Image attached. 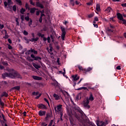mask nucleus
<instances>
[{
	"label": "nucleus",
	"instance_id": "40",
	"mask_svg": "<svg viewBox=\"0 0 126 126\" xmlns=\"http://www.w3.org/2000/svg\"><path fill=\"white\" fill-rule=\"evenodd\" d=\"M23 33L25 36H27V35H28V32H27V31H26V30H24Z\"/></svg>",
	"mask_w": 126,
	"mask_h": 126
},
{
	"label": "nucleus",
	"instance_id": "55",
	"mask_svg": "<svg viewBox=\"0 0 126 126\" xmlns=\"http://www.w3.org/2000/svg\"><path fill=\"white\" fill-rule=\"evenodd\" d=\"M54 123V120H51V121H50V123H49V125H50V126H53V123Z\"/></svg>",
	"mask_w": 126,
	"mask_h": 126
},
{
	"label": "nucleus",
	"instance_id": "20",
	"mask_svg": "<svg viewBox=\"0 0 126 126\" xmlns=\"http://www.w3.org/2000/svg\"><path fill=\"white\" fill-rule=\"evenodd\" d=\"M75 4V2L74 1V0H70L69 1V5L70 6H74V5Z\"/></svg>",
	"mask_w": 126,
	"mask_h": 126
},
{
	"label": "nucleus",
	"instance_id": "23",
	"mask_svg": "<svg viewBox=\"0 0 126 126\" xmlns=\"http://www.w3.org/2000/svg\"><path fill=\"white\" fill-rule=\"evenodd\" d=\"M82 90H87L88 91H89V90H88V89H87V88L84 87H81V88H79L77 89V90H78V91Z\"/></svg>",
	"mask_w": 126,
	"mask_h": 126
},
{
	"label": "nucleus",
	"instance_id": "3",
	"mask_svg": "<svg viewBox=\"0 0 126 126\" xmlns=\"http://www.w3.org/2000/svg\"><path fill=\"white\" fill-rule=\"evenodd\" d=\"M78 68L79 70H82L84 73H86L87 72H89V71H91L93 69V67H89L87 69L83 68L82 66L78 65Z\"/></svg>",
	"mask_w": 126,
	"mask_h": 126
},
{
	"label": "nucleus",
	"instance_id": "33",
	"mask_svg": "<svg viewBox=\"0 0 126 126\" xmlns=\"http://www.w3.org/2000/svg\"><path fill=\"white\" fill-rule=\"evenodd\" d=\"M25 7L26 9H28L29 10H30V7H29V4H28V3H26Z\"/></svg>",
	"mask_w": 126,
	"mask_h": 126
},
{
	"label": "nucleus",
	"instance_id": "28",
	"mask_svg": "<svg viewBox=\"0 0 126 126\" xmlns=\"http://www.w3.org/2000/svg\"><path fill=\"white\" fill-rule=\"evenodd\" d=\"M39 93H40L39 92H33L32 93V95L33 96H37V95H39Z\"/></svg>",
	"mask_w": 126,
	"mask_h": 126
},
{
	"label": "nucleus",
	"instance_id": "41",
	"mask_svg": "<svg viewBox=\"0 0 126 126\" xmlns=\"http://www.w3.org/2000/svg\"><path fill=\"white\" fill-rule=\"evenodd\" d=\"M44 100L45 101V102H46V103H47L49 106H50V103L49 102V100H48V99H47L46 98H44Z\"/></svg>",
	"mask_w": 126,
	"mask_h": 126
},
{
	"label": "nucleus",
	"instance_id": "37",
	"mask_svg": "<svg viewBox=\"0 0 126 126\" xmlns=\"http://www.w3.org/2000/svg\"><path fill=\"white\" fill-rule=\"evenodd\" d=\"M32 22H33V21H32V19H30V22H29V26L30 27H31V25L32 24Z\"/></svg>",
	"mask_w": 126,
	"mask_h": 126
},
{
	"label": "nucleus",
	"instance_id": "8",
	"mask_svg": "<svg viewBox=\"0 0 126 126\" xmlns=\"http://www.w3.org/2000/svg\"><path fill=\"white\" fill-rule=\"evenodd\" d=\"M37 107L38 109H40L41 110H47L48 107L47 106L43 104V103L38 104L37 105Z\"/></svg>",
	"mask_w": 126,
	"mask_h": 126
},
{
	"label": "nucleus",
	"instance_id": "34",
	"mask_svg": "<svg viewBox=\"0 0 126 126\" xmlns=\"http://www.w3.org/2000/svg\"><path fill=\"white\" fill-rule=\"evenodd\" d=\"M32 53H33L34 55H38V51L35 50V49L32 50Z\"/></svg>",
	"mask_w": 126,
	"mask_h": 126
},
{
	"label": "nucleus",
	"instance_id": "42",
	"mask_svg": "<svg viewBox=\"0 0 126 126\" xmlns=\"http://www.w3.org/2000/svg\"><path fill=\"white\" fill-rule=\"evenodd\" d=\"M3 39H8L9 35L8 34H5V36L3 37Z\"/></svg>",
	"mask_w": 126,
	"mask_h": 126
},
{
	"label": "nucleus",
	"instance_id": "7",
	"mask_svg": "<svg viewBox=\"0 0 126 126\" xmlns=\"http://www.w3.org/2000/svg\"><path fill=\"white\" fill-rule=\"evenodd\" d=\"M109 124V121L106 120L105 122H97L96 125L97 126H107Z\"/></svg>",
	"mask_w": 126,
	"mask_h": 126
},
{
	"label": "nucleus",
	"instance_id": "12",
	"mask_svg": "<svg viewBox=\"0 0 126 126\" xmlns=\"http://www.w3.org/2000/svg\"><path fill=\"white\" fill-rule=\"evenodd\" d=\"M2 97H8V94L6 92H3L0 95V98L1 99Z\"/></svg>",
	"mask_w": 126,
	"mask_h": 126
},
{
	"label": "nucleus",
	"instance_id": "49",
	"mask_svg": "<svg viewBox=\"0 0 126 126\" xmlns=\"http://www.w3.org/2000/svg\"><path fill=\"white\" fill-rule=\"evenodd\" d=\"M16 25L19 26V22L18 21V19H16Z\"/></svg>",
	"mask_w": 126,
	"mask_h": 126
},
{
	"label": "nucleus",
	"instance_id": "16",
	"mask_svg": "<svg viewBox=\"0 0 126 126\" xmlns=\"http://www.w3.org/2000/svg\"><path fill=\"white\" fill-rule=\"evenodd\" d=\"M32 65L34 66V67H35V68H36V69L39 70V68H41V65H38L35 63H33Z\"/></svg>",
	"mask_w": 126,
	"mask_h": 126
},
{
	"label": "nucleus",
	"instance_id": "51",
	"mask_svg": "<svg viewBox=\"0 0 126 126\" xmlns=\"http://www.w3.org/2000/svg\"><path fill=\"white\" fill-rule=\"evenodd\" d=\"M13 11H16V5H14L13 6Z\"/></svg>",
	"mask_w": 126,
	"mask_h": 126
},
{
	"label": "nucleus",
	"instance_id": "52",
	"mask_svg": "<svg viewBox=\"0 0 126 126\" xmlns=\"http://www.w3.org/2000/svg\"><path fill=\"white\" fill-rule=\"evenodd\" d=\"M39 40V37L33 38V42H37Z\"/></svg>",
	"mask_w": 126,
	"mask_h": 126
},
{
	"label": "nucleus",
	"instance_id": "38",
	"mask_svg": "<svg viewBox=\"0 0 126 126\" xmlns=\"http://www.w3.org/2000/svg\"><path fill=\"white\" fill-rule=\"evenodd\" d=\"M25 20H26V21H29V20H30V18L29 17V16H27L25 17Z\"/></svg>",
	"mask_w": 126,
	"mask_h": 126
},
{
	"label": "nucleus",
	"instance_id": "10",
	"mask_svg": "<svg viewBox=\"0 0 126 126\" xmlns=\"http://www.w3.org/2000/svg\"><path fill=\"white\" fill-rule=\"evenodd\" d=\"M46 111L40 110L38 112V115L40 117H43L44 116H46Z\"/></svg>",
	"mask_w": 126,
	"mask_h": 126
},
{
	"label": "nucleus",
	"instance_id": "63",
	"mask_svg": "<svg viewBox=\"0 0 126 126\" xmlns=\"http://www.w3.org/2000/svg\"><path fill=\"white\" fill-rule=\"evenodd\" d=\"M63 70L64 72H63V76H64V75L65 74V68H64L63 69Z\"/></svg>",
	"mask_w": 126,
	"mask_h": 126
},
{
	"label": "nucleus",
	"instance_id": "46",
	"mask_svg": "<svg viewBox=\"0 0 126 126\" xmlns=\"http://www.w3.org/2000/svg\"><path fill=\"white\" fill-rule=\"evenodd\" d=\"M7 2L8 5H10V4H12V2L11 1V0H7Z\"/></svg>",
	"mask_w": 126,
	"mask_h": 126
},
{
	"label": "nucleus",
	"instance_id": "17",
	"mask_svg": "<svg viewBox=\"0 0 126 126\" xmlns=\"http://www.w3.org/2000/svg\"><path fill=\"white\" fill-rule=\"evenodd\" d=\"M13 90H17L18 91H19V90H20V86H17L12 88L11 91H13Z\"/></svg>",
	"mask_w": 126,
	"mask_h": 126
},
{
	"label": "nucleus",
	"instance_id": "45",
	"mask_svg": "<svg viewBox=\"0 0 126 126\" xmlns=\"http://www.w3.org/2000/svg\"><path fill=\"white\" fill-rule=\"evenodd\" d=\"M41 126H48V124H46L45 122H42L41 124Z\"/></svg>",
	"mask_w": 126,
	"mask_h": 126
},
{
	"label": "nucleus",
	"instance_id": "56",
	"mask_svg": "<svg viewBox=\"0 0 126 126\" xmlns=\"http://www.w3.org/2000/svg\"><path fill=\"white\" fill-rule=\"evenodd\" d=\"M8 4V3L7 2H6V1L4 2V5L5 7H6V6H7Z\"/></svg>",
	"mask_w": 126,
	"mask_h": 126
},
{
	"label": "nucleus",
	"instance_id": "62",
	"mask_svg": "<svg viewBox=\"0 0 126 126\" xmlns=\"http://www.w3.org/2000/svg\"><path fill=\"white\" fill-rule=\"evenodd\" d=\"M4 27V26L3 25H0V29H3V28Z\"/></svg>",
	"mask_w": 126,
	"mask_h": 126
},
{
	"label": "nucleus",
	"instance_id": "48",
	"mask_svg": "<svg viewBox=\"0 0 126 126\" xmlns=\"http://www.w3.org/2000/svg\"><path fill=\"white\" fill-rule=\"evenodd\" d=\"M30 2L32 5H35V3L33 2V0H30Z\"/></svg>",
	"mask_w": 126,
	"mask_h": 126
},
{
	"label": "nucleus",
	"instance_id": "30",
	"mask_svg": "<svg viewBox=\"0 0 126 126\" xmlns=\"http://www.w3.org/2000/svg\"><path fill=\"white\" fill-rule=\"evenodd\" d=\"M25 11H26V10L24 8H22L20 10V13H21V14H24V12H25Z\"/></svg>",
	"mask_w": 126,
	"mask_h": 126
},
{
	"label": "nucleus",
	"instance_id": "14",
	"mask_svg": "<svg viewBox=\"0 0 126 126\" xmlns=\"http://www.w3.org/2000/svg\"><path fill=\"white\" fill-rule=\"evenodd\" d=\"M53 97L55 98V100H60V99H61V98H62V96H60V95L54 94H53Z\"/></svg>",
	"mask_w": 126,
	"mask_h": 126
},
{
	"label": "nucleus",
	"instance_id": "54",
	"mask_svg": "<svg viewBox=\"0 0 126 126\" xmlns=\"http://www.w3.org/2000/svg\"><path fill=\"white\" fill-rule=\"evenodd\" d=\"M0 69L2 70V69H4V66H2L1 64H0Z\"/></svg>",
	"mask_w": 126,
	"mask_h": 126
},
{
	"label": "nucleus",
	"instance_id": "6",
	"mask_svg": "<svg viewBox=\"0 0 126 126\" xmlns=\"http://www.w3.org/2000/svg\"><path fill=\"white\" fill-rule=\"evenodd\" d=\"M61 29L62 32L61 37L63 41H64V38L65 37V35L66 34V32H65V28L63 27H61Z\"/></svg>",
	"mask_w": 126,
	"mask_h": 126
},
{
	"label": "nucleus",
	"instance_id": "36",
	"mask_svg": "<svg viewBox=\"0 0 126 126\" xmlns=\"http://www.w3.org/2000/svg\"><path fill=\"white\" fill-rule=\"evenodd\" d=\"M2 64H3V65H6V66H7V65H8V63L4 61L2 62Z\"/></svg>",
	"mask_w": 126,
	"mask_h": 126
},
{
	"label": "nucleus",
	"instance_id": "25",
	"mask_svg": "<svg viewBox=\"0 0 126 126\" xmlns=\"http://www.w3.org/2000/svg\"><path fill=\"white\" fill-rule=\"evenodd\" d=\"M105 11H107V12H111V11H113V9H112L111 7H108L105 10Z\"/></svg>",
	"mask_w": 126,
	"mask_h": 126
},
{
	"label": "nucleus",
	"instance_id": "22",
	"mask_svg": "<svg viewBox=\"0 0 126 126\" xmlns=\"http://www.w3.org/2000/svg\"><path fill=\"white\" fill-rule=\"evenodd\" d=\"M89 100L90 101H93L94 100V97H93V94H92L91 93H90L89 101Z\"/></svg>",
	"mask_w": 126,
	"mask_h": 126
},
{
	"label": "nucleus",
	"instance_id": "29",
	"mask_svg": "<svg viewBox=\"0 0 126 126\" xmlns=\"http://www.w3.org/2000/svg\"><path fill=\"white\" fill-rule=\"evenodd\" d=\"M24 39L25 40V41H26L27 44H29V43H30V39H29L28 38H27V37L25 36L24 37Z\"/></svg>",
	"mask_w": 126,
	"mask_h": 126
},
{
	"label": "nucleus",
	"instance_id": "19",
	"mask_svg": "<svg viewBox=\"0 0 126 126\" xmlns=\"http://www.w3.org/2000/svg\"><path fill=\"white\" fill-rule=\"evenodd\" d=\"M36 6L40 7V8H44V6L41 3L39 2H36Z\"/></svg>",
	"mask_w": 126,
	"mask_h": 126
},
{
	"label": "nucleus",
	"instance_id": "32",
	"mask_svg": "<svg viewBox=\"0 0 126 126\" xmlns=\"http://www.w3.org/2000/svg\"><path fill=\"white\" fill-rule=\"evenodd\" d=\"M101 9H100V5L97 4H96V10H97L98 12L100 11Z\"/></svg>",
	"mask_w": 126,
	"mask_h": 126
},
{
	"label": "nucleus",
	"instance_id": "21",
	"mask_svg": "<svg viewBox=\"0 0 126 126\" xmlns=\"http://www.w3.org/2000/svg\"><path fill=\"white\" fill-rule=\"evenodd\" d=\"M32 78L35 80H41V79H42V78L41 77H38L37 76H33Z\"/></svg>",
	"mask_w": 126,
	"mask_h": 126
},
{
	"label": "nucleus",
	"instance_id": "58",
	"mask_svg": "<svg viewBox=\"0 0 126 126\" xmlns=\"http://www.w3.org/2000/svg\"><path fill=\"white\" fill-rule=\"evenodd\" d=\"M8 42L9 44H12V41H11V39H10V38L8 39Z\"/></svg>",
	"mask_w": 126,
	"mask_h": 126
},
{
	"label": "nucleus",
	"instance_id": "27",
	"mask_svg": "<svg viewBox=\"0 0 126 126\" xmlns=\"http://www.w3.org/2000/svg\"><path fill=\"white\" fill-rule=\"evenodd\" d=\"M15 1L17 2V4L22 5V2L21 1V0H15Z\"/></svg>",
	"mask_w": 126,
	"mask_h": 126
},
{
	"label": "nucleus",
	"instance_id": "60",
	"mask_svg": "<svg viewBox=\"0 0 126 126\" xmlns=\"http://www.w3.org/2000/svg\"><path fill=\"white\" fill-rule=\"evenodd\" d=\"M121 20H122V21H123V24H126V20L125 19H123Z\"/></svg>",
	"mask_w": 126,
	"mask_h": 126
},
{
	"label": "nucleus",
	"instance_id": "53",
	"mask_svg": "<svg viewBox=\"0 0 126 126\" xmlns=\"http://www.w3.org/2000/svg\"><path fill=\"white\" fill-rule=\"evenodd\" d=\"M93 16H94V14H91L88 15L89 18H91L92 17H93Z\"/></svg>",
	"mask_w": 126,
	"mask_h": 126
},
{
	"label": "nucleus",
	"instance_id": "64",
	"mask_svg": "<svg viewBox=\"0 0 126 126\" xmlns=\"http://www.w3.org/2000/svg\"><path fill=\"white\" fill-rule=\"evenodd\" d=\"M98 17H94V21H98Z\"/></svg>",
	"mask_w": 126,
	"mask_h": 126
},
{
	"label": "nucleus",
	"instance_id": "13",
	"mask_svg": "<svg viewBox=\"0 0 126 126\" xmlns=\"http://www.w3.org/2000/svg\"><path fill=\"white\" fill-rule=\"evenodd\" d=\"M62 92L65 97H66V98L69 97V94L68 93H67V92L65 91H62Z\"/></svg>",
	"mask_w": 126,
	"mask_h": 126
},
{
	"label": "nucleus",
	"instance_id": "59",
	"mask_svg": "<svg viewBox=\"0 0 126 126\" xmlns=\"http://www.w3.org/2000/svg\"><path fill=\"white\" fill-rule=\"evenodd\" d=\"M0 115H1V117H2V119H4V118H5V116H4V115L3 114V113H0Z\"/></svg>",
	"mask_w": 126,
	"mask_h": 126
},
{
	"label": "nucleus",
	"instance_id": "11",
	"mask_svg": "<svg viewBox=\"0 0 126 126\" xmlns=\"http://www.w3.org/2000/svg\"><path fill=\"white\" fill-rule=\"evenodd\" d=\"M30 13H31L32 14H34L36 10H38V9L36 8L35 7H33L30 8Z\"/></svg>",
	"mask_w": 126,
	"mask_h": 126
},
{
	"label": "nucleus",
	"instance_id": "50",
	"mask_svg": "<svg viewBox=\"0 0 126 126\" xmlns=\"http://www.w3.org/2000/svg\"><path fill=\"white\" fill-rule=\"evenodd\" d=\"M21 19L22 20V21H24V15H21Z\"/></svg>",
	"mask_w": 126,
	"mask_h": 126
},
{
	"label": "nucleus",
	"instance_id": "26",
	"mask_svg": "<svg viewBox=\"0 0 126 126\" xmlns=\"http://www.w3.org/2000/svg\"><path fill=\"white\" fill-rule=\"evenodd\" d=\"M37 35L38 37H41V38L45 37V34L41 33V32H38L37 33Z\"/></svg>",
	"mask_w": 126,
	"mask_h": 126
},
{
	"label": "nucleus",
	"instance_id": "9",
	"mask_svg": "<svg viewBox=\"0 0 126 126\" xmlns=\"http://www.w3.org/2000/svg\"><path fill=\"white\" fill-rule=\"evenodd\" d=\"M72 77L73 78L72 81H73V82L77 81V80H78L79 78H80L79 76H78V75L77 74L72 75Z\"/></svg>",
	"mask_w": 126,
	"mask_h": 126
},
{
	"label": "nucleus",
	"instance_id": "4",
	"mask_svg": "<svg viewBox=\"0 0 126 126\" xmlns=\"http://www.w3.org/2000/svg\"><path fill=\"white\" fill-rule=\"evenodd\" d=\"M83 106L86 109H90V105H89V98H86L84 99L83 101Z\"/></svg>",
	"mask_w": 126,
	"mask_h": 126
},
{
	"label": "nucleus",
	"instance_id": "18",
	"mask_svg": "<svg viewBox=\"0 0 126 126\" xmlns=\"http://www.w3.org/2000/svg\"><path fill=\"white\" fill-rule=\"evenodd\" d=\"M45 115H46V117L45 118V121H49V118H51V113H46V114Z\"/></svg>",
	"mask_w": 126,
	"mask_h": 126
},
{
	"label": "nucleus",
	"instance_id": "15",
	"mask_svg": "<svg viewBox=\"0 0 126 126\" xmlns=\"http://www.w3.org/2000/svg\"><path fill=\"white\" fill-rule=\"evenodd\" d=\"M117 16L118 19H119L120 20H122L124 19V17H123V15H122L121 13H117Z\"/></svg>",
	"mask_w": 126,
	"mask_h": 126
},
{
	"label": "nucleus",
	"instance_id": "31",
	"mask_svg": "<svg viewBox=\"0 0 126 126\" xmlns=\"http://www.w3.org/2000/svg\"><path fill=\"white\" fill-rule=\"evenodd\" d=\"M0 105H1L2 107L4 106V102L2 101V99H1V98H0Z\"/></svg>",
	"mask_w": 126,
	"mask_h": 126
},
{
	"label": "nucleus",
	"instance_id": "24",
	"mask_svg": "<svg viewBox=\"0 0 126 126\" xmlns=\"http://www.w3.org/2000/svg\"><path fill=\"white\" fill-rule=\"evenodd\" d=\"M62 107L63 105L61 104H59V105L57 106V110L58 112H61Z\"/></svg>",
	"mask_w": 126,
	"mask_h": 126
},
{
	"label": "nucleus",
	"instance_id": "47",
	"mask_svg": "<svg viewBox=\"0 0 126 126\" xmlns=\"http://www.w3.org/2000/svg\"><path fill=\"white\" fill-rule=\"evenodd\" d=\"M60 121H63V113H60Z\"/></svg>",
	"mask_w": 126,
	"mask_h": 126
},
{
	"label": "nucleus",
	"instance_id": "1",
	"mask_svg": "<svg viewBox=\"0 0 126 126\" xmlns=\"http://www.w3.org/2000/svg\"><path fill=\"white\" fill-rule=\"evenodd\" d=\"M7 71H8L9 73L5 72L1 74L3 79H5L6 77L12 78V79H15V78H22L21 75L14 69L9 68L7 70Z\"/></svg>",
	"mask_w": 126,
	"mask_h": 126
},
{
	"label": "nucleus",
	"instance_id": "39",
	"mask_svg": "<svg viewBox=\"0 0 126 126\" xmlns=\"http://www.w3.org/2000/svg\"><path fill=\"white\" fill-rule=\"evenodd\" d=\"M115 16H113V17H111L110 18V21H112V22H115V20L114 19V18H115Z\"/></svg>",
	"mask_w": 126,
	"mask_h": 126
},
{
	"label": "nucleus",
	"instance_id": "43",
	"mask_svg": "<svg viewBox=\"0 0 126 126\" xmlns=\"http://www.w3.org/2000/svg\"><path fill=\"white\" fill-rule=\"evenodd\" d=\"M32 49L31 48L30 50H29L27 51L28 55H30L31 54V53H32Z\"/></svg>",
	"mask_w": 126,
	"mask_h": 126
},
{
	"label": "nucleus",
	"instance_id": "5",
	"mask_svg": "<svg viewBox=\"0 0 126 126\" xmlns=\"http://www.w3.org/2000/svg\"><path fill=\"white\" fill-rule=\"evenodd\" d=\"M31 58L33 59H31V62H33V61H37L39 62V63H41V60H42V58L39 56L35 57V55L34 54H32L31 55Z\"/></svg>",
	"mask_w": 126,
	"mask_h": 126
},
{
	"label": "nucleus",
	"instance_id": "2",
	"mask_svg": "<svg viewBox=\"0 0 126 126\" xmlns=\"http://www.w3.org/2000/svg\"><path fill=\"white\" fill-rule=\"evenodd\" d=\"M79 113H80V114H76L75 115V118L80 123H83V121H84V120L82 117H83L84 113L81 110H79Z\"/></svg>",
	"mask_w": 126,
	"mask_h": 126
},
{
	"label": "nucleus",
	"instance_id": "61",
	"mask_svg": "<svg viewBox=\"0 0 126 126\" xmlns=\"http://www.w3.org/2000/svg\"><path fill=\"white\" fill-rule=\"evenodd\" d=\"M116 69H118V70H121V66H120V65H118V66L116 67Z\"/></svg>",
	"mask_w": 126,
	"mask_h": 126
},
{
	"label": "nucleus",
	"instance_id": "57",
	"mask_svg": "<svg viewBox=\"0 0 126 126\" xmlns=\"http://www.w3.org/2000/svg\"><path fill=\"white\" fill-rule=\"evenodd\" d=\"M42 94H39V95L38 96H36L35 97V99H39V98H40V97H41Z\"/></svg>",
	"mask_w": 126,
	"mask_h": 126
},
{
	"label": "nucleus",
	"instance_id": "44",
	"mask_svg": "<svg viewBox=\"0 0 126 126\" xmlns=\"http://www.w3.org/2000/svg\"><path fill=\"white\" fill-rule=\"evenodd\" d=\"M47 42L48 43H51V37H50V36H48L47 37Z\"/></svg>",
	"mask_w": 126,
	"mask_h": 126
},
{
	"label": "nucleus",
	"instance_id": "35",
	"mask_svg": "<svg viewBox=\"0 0 126 126\" xmlns=\"http://www.w3.org/2000/svg\"><path fill=\"white\" fill-rule=\"evenodd\" d=\"M7 45L8 46V49H9V50H12L13 49V48L12 47V46H11V45H10V44H7Z\"/></svg>",
	"mask_w": 126,
	"mask_h": 126
}]
</instances>
